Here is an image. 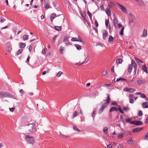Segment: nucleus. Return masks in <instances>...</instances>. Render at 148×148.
<instances>
[{
  "label": "nucleus",
  "instance_id": "f257e3e1",
  "mask_svg": "<svg viewBox=\"0 0 148 148\" xmlns=\"http://www.w3.org/2000/svg\"><path fill=\"white\" fill-rule=\"evenodd\" d=\"M107 95V98L106 100H104V101L105 102L104 103L101 105V107L99 110L98 112L99 114H101L103 112L104 110L108 106L110 102L111 99L110 97V95L108 94Z\"/></svg>",
  "mask_w": 148,
  "mask_h": 148
},
{
  "label": "nucleus",
  "instance_id": "f03ea898",
  "mask_svg": "<svg viewBox=\"0 0 148 148\" xmlns=\"http://www.w3.org/2000/svg\"><path fill=\"white\" fill-rule=\"evenodd\" d=\"M115 5L118 8L121 10L125 14L128 13L127 10L126 8L122 5L118 3H116L115 4Z\"/></svg>",
  "mask_w": 148,
  "mask_h": 148
},
{
  "label": "nucleus",
  "instance_id": "7ed1b4c3",
  "mask_svg": "<svg viewBox=\"0 0 148 148\" xmlns=\"http://www.w3.org/2000/svg\"><path fill=\"white\" fill-rule=\"evenodd\" d=\"M0 97L1 98L10 97L12 98L13 96L9 92H0Z\"/></svg>",
  "mask_w": 148,
  "mask_h": 148
},
{
  "label": "nucleus",
  "instance_id": "20e7f679",
  "mask_svg": "<svg viewBox=\"0 0 148 148\" xmlns=\"http://www.w3.org/2000/svg\"><path fill=\"white\" fill-rule=\"evenodd\" d=\"M118 110L122 114H124V112L121 109V106H119L118 108L115 107H113L111 108L109 110V112H112L114 111H117Z\"/></svg>",
  "mask_w": 148,
  "mask_h": 148
},
{
  "label": "nucleus",
  "instance_id": "39448f33",
  "mask_svg": "<svg viewBox=\"0 0 148 148\" xmlns=\"http://www.w3.org/2000/svg\"><path fill=\"white\" fill-rule=\"evenodd\" d=\"M25 139L29 143L33 144L34 143V139L32 136H31L29 135H26L25 136Z\"/></svg>",
  "mask_w": 148,
  "mask_h": 148
},
{
  "label": "nucleus",
  "instance_id": "423d86ee",
  "mask_svg": "<svg viewBox=\"0 0 148 148\" xmlns=\"http://www.w3.org/2000/svg\"><path fill=\"white\" fill-rule=\"evenodd\" d=\"M129 23L130 25H131V24L134 21L135 18L133 15L131 13L129 14Z\"/></svg>",
  "mask_w": 148,
  "mask_h": 148
},
{
  "label": "nucleus",
  "instance_id": "0eeeda50",
  "mask_svg": "<svg viewBox=\"0 0 148 148\" xmlns=\"http://www.w3.org/2000/svg\"><path fill=\"white\" fill-rule=\"evenodd\" d=\"M35 125L34 123H29L28 125V129L29 132H33L35 131Z\"/></svg>",
  "mask_w": 148,
  "mask_h": 148
},
{
  "label": "nucleus",
  "instance_id": "6e6552de",
  "mask_svg": "<svg viewBox=\"0 0 148 148\" xmlns=\"http://www.w3.org/2000/svg\"><path fill=\"white\" fill-rule=\"evenodd\" d=\"M123 90L131 93H133L136 91V89L126 87L123 89Z\"/></svg>",
  "mask_w": 148,
  "mask_h": 148
},
{
  "label": "nucleus",
  "instance_id": "1a4fd4ad",
  "mask_svg": "<svg viewBox=\"0 0 148 148\" xmlns=\"http://www.w3.org/2000/svg\"><path fill=\"white\" fill-rule=\"evenodd\" d=\"M134 65L133 64H132V60H131V64H129L128 67L127 69V71L128 72L130 73V74L131 73V72L132 71V67L133 66L134 67Z\"/></svg>",
  "mask_w": 148,
  "mask_h": 148
},
{
  "label": "nucleus",
  "instance_id": "9d476101",
  "mask_svg": "<svg viewBox=\"0 0 148 148\" xmlns=\"http://www.w3.org/2000/svg\"><path fill=\"white\" fill-rule=\"evenodd\" d=\"M132 64L134 65V72L135 73H136L137 70V65L135 61L133 59H132Z\"/></svg>",
  "mask_w": 148,
  "mask_h": 148
},
{
  "label": "nucleus",
  "instance_id": "9b49d317",
  "mask_svg": "<svg viewBox=\"0 0 148 148\" xmlns=\"http://www.w3.org/2000/svg\"><path fill=\"white\" fill-rule=\"evenodd\" d=\"M113 22L115 28H116L117 27V24L118 23L117 18L115 16L114 17Z\"/></svg>",
  "mask_w": 148,
  "mask_h": 148
},
{
  "label": "nucleus",
  "instance_id": "f8f14e48",
  "mask_svg": "<svg viewBox=\"0 0 148 148\" xmlns=\"http://www.w3.org/2000/svg\"><path fill=\"white\" fill-rule=\"evenodd\" d=\"M105 25L106 27L107 28H110L111 26L110 25V23L109 22V19H106L105 20Z\"/></svg>",
  "mask_w": 148,
  "mask_h": 148
},
{
  "label": "nucleus",
  "instance_id": "ddd939ff",
  "mask_svg": "<svg viewBox=\"0 0 148 148\" xmlns=\"http://www.w3.org/2000/svg\"><path fill=\"white\" fill-rule=\"evenodd\" d=\"M108 36V32L106 31H104L103 32V39L106 40L107 37Z\"/></svg>",
  "mask_w": 148,
  "mask_h": 148
},
{
  "label": "nucleus",
  "instance_id": "4468645a",
  "mask_svg": "<svg viewBox=\"0 0 148 148\" xmlns=\"http://www.w3.org/2000/svg\"><path fill=\"white\" fill-rule=\"evenodd\" d=\"M56 15L55 13H52L51 14L50 18L51 22L53 21V19L56 17Z\"/></svg>",
  "mask_w": 148,
  "mask_h": 148
},
{
  "label": "nucleus",
  "instance_id": "2eb2a0df",
  "mask_svg": "<svg viewBox=\"0 0 148 148\" xmlns=\"http://www.w3.org/2000/svg\"><path fill=\"white\" fill-rule=\"evenodd\" d=\"M134 141L131 137H130L127 141V143L130 145H132L133 144Z\"/></svg>",
  "mask_w": 148,
  "mask_h": 148
},
{
  "label": "nucleus",
  "instance_id": "dca6fc26",
  "mask_svg": "<svg viewBox=\"0 0 148 148\" xmlns=\"http://www.w3.org/2000/svg\"><path fill=\"white\" fill-rule=\"evenodd\" d=\"M142 129V128H136L133 130L132 132L133 133H136L139 132Z\"/></svg>",
  "mask_w": 148,
  "mask_h": 148
},
{
  "label": "nucleus",
  "instance_id": "f3484780",
  "mask_svg": "<svg viewBox=\"0 0 148 148\" xmlns=\"http://www.w3.org/2000/svg\"><path fill=\"white\" fill-rule=\"evenodd\" d=\"M142 106L143 108H148V102H145L143 103Z\"/></svg>",
  "mask_w": 148,
  "mask_h": 148
},
{
  "label": "nucleus",
  "instance_id": "a211bd4d",
  "mask_svg": "<svg viewBox=\"0 0 148 148\" xmlns=\"http://www.w3.org/2000/svg\"><path fill=\"white\" fill-rule=\"evenodd\" d=\"M145 82L146 81L145 80L140 79L138 80L137 81V84L139 85L143 84L145 83Z\"/></svg>",
  "mask_w": 148,
  "mask_h": 148
},
{
  "label": "nucleus",
  "instance_id": "6ab92c4d",
  "mask_svg": "<svg viewBox=\"0 0 148 148\" xmlns=\"http://www.w3.org/2000/svg\"><path fill=\"white\" fill-rule=\"evenodd\" d=\"M59 50L60 51V53L61 54H64L63 51L64 50V47H62V46H60L59 48Z\"/></svg>",
  "mask_w": 148,
  "mask_h": 148
},
{
  "label": "nucleus",
  "instance_id": "aec40b11",
  "mask_svg": "<svg viewBox=\"0 0 148 148\" xmlns=\"http://www.w3.org/2000/svg\"><path fill=\"white\" fill-rule=\"evenodd\" d=\"M105 12L108 16H111V12L110 9H106V10Z\"/></svg>",
  "mask_w": 148,
  "mask_h": 148
},
{
  "label": "nucleus",
  "instance_id": "412c9836",
  "mask_svg": "<svg viewBox=\"0 0 148 148\" xmlns=\"http://www.w3.org/2000/svg\"><path fill=\"white\" fill-rule=\"evenodd\" d=\"M44 5L46 10H47L49 8H51V7L50 5L48 3H45L44 4Z\"/></svg>",
  "mask_w": 148,
  "mask_h": 148
},
{
  "label": "nucleus",
  "instance_id": "4be33fe9",
  "mask_svg": "<svg viewBox=\"0 0 148 148\" xmlns=\"http://www.w3.org/2000/svg\"><path fill=\"white\" fill-rule=\"evenodd\" d=\"M117 137L119 139H121L124 137V135L123 133H119L118 134Z\"/></svg>",
  "mask_w": 148,
  "mask_h": 148
},
{
  "label": "nucleus",
  "instance_id": "5701e85b",
  "mask_svg": "<svg viewBox=\"0 0 148 148\" xmlns=\"http://www.w3.org/2000/svg\"><path fill=\"white\" fill-rule=\"evenodd\" d=\"M103 132L106 135L108 134V128L106 127H104L103 130Z\"/></svg>",
  "mask_w": 148,
  "mask_h": 148
},
{
  "label": "nucleus",
  "instance_id": "b1692460",
  "mask_svg": "<svg viewBox=\"0 0 148 148\" xmlns=\"http://www.w3.org/2000/svg\"><path fill=\"white\" fill-rule=\"evenodd\" d=\"M19 45L21 49L24 48L25 46V44L23 43H20Z\"/></svg>",
  "mask_w": 148,
  "mask_h": 148
},
{
  "label": "nucleus",
  "instance_id": "393cba45",
  "mask_svg": "<svg viewBox=\"0 0 148 148\" xmlns=\"http://www.w3.org/2000/svg\"><path fill=\"white\" fill-rule=\"evenodd\" d=\"M123 61V60L121 58L118 59L116 60V62L118 64H121Z\"/></svg>",
  "mask_w": 148,
  "mask_h": 148
},
{
  "label": "nucleus",
  "instance_id": "a878e982",
  "mask_svg": "<svg viewBox=\"0 0 148 148\" xmlns=\"http://www.w3.org/2000/svg\"><path fill=\"white\" fill-rule=\"evenodd\" d=\"M143 35V37H146L147 36V32L146 29H144Z\"/></svg>",
  "mask_w": 148,
  "mask_h": 148
},
{
  "label": "nucleus",
  "instance_id": "bb28decb",
  "mask_svg": "<svg viewBox=\"0 0 148 148\" xmlns=\"http://www.w3.org/2000/svg\"><path fill=\"white\" fill-rule=\"evenodd\" d=\"M143 123L141 121H136V125H143Z\"/></svg>",
  "mask_w": 148,
  "mask_h": 148
},
{
  "label": "nucleus",
  "instance_id": "cd10ccee",
  "mask_svg": "<svg viewBox=\"0 0 148 148\" xmlns=\"http://www.w3.org/2000/svg\"><path fill=\"white\" fill-rule=\"evenodd\" d=\"M77 49L78 50H80L82 49V47L81 46L77 44H75L74 45Z\"/></svg>",
  "mask_w": 148,
  "mask_h": 148
},
{
  "label": "nucleus",
  "instance_id": "c85d7f7f",
  "mask_svg": "<svg viewBox=\"0 0 148 148\" xmlns=\"http://www.w3.org/2000/svg\"><path fill=\"white\" fill-rule=\"evenodd\" d=\"M142 69L144 72H146V73H147V70L145 65H144L143 66Z\"/></svg>",
  "mask_w": 148,
  "mask_h": 148
},
{
  "label": "nucleus",
  "instance_id": "c756f323",
  "mask_svg": "<svg viewBox=\"0 0 148 148\" xmlns=\"http://www.w3.org/2000/svg\"><path fill=\"white\" fill-rule=\"evenodd\" d=\"M136 1L137 3L139 5H142L143 3V1L142 0H134Z\"/></svg>",
  "mask_w": 148,
  "mask_h": 148
},
{
  "label": "nucleus",
  "instance_id": "7c9ffc66",
  "mask_svg": "<svg viewBox=\"0 0 148 148\" xmlns=\"http://www.w3.org/2000/svg\"><path fill=\"white\" fill-rule=\"evenodd\" d=\"M113 40L114 38L111 35H110L108 39V41L110 42H112L113 41Z\"/></svg>",
  "mask_w": 148,
  "mask_h": 148
},
{
  "label": "nucleus",
  "instance_id": "2f4dec72",
  "mask_svg": "<svg viewBox=\"0 0 148 148\" xmlns=\"http://www.w3.org/2000/svg\"><path fill=\"white\" fill-rule=\"evenodd\" d=\"M136 62L138 63H143V62L141 60H140L135 57L134 58Z\"/></svg>",
  "mask_w": 148,
  "mask_h": 148
},
{
  "label": "nucleus",
  "instance_id": "473e14b6",
  "mask_svg": "<svg viewBox=\"0 0 148 148\" xmlns=\"http://www.w3.org/2000/svg\"><path fill=\"white\" fill-rule=\"evenodd\" d=\"M119 80H125V81H127V79H124L123 78L120 77L119 78H118L117 79L116 82H117V81H119Z\"/></svg>",
  "mask_w": 148,
  "mask_h": 148
},
{
  "label": "nucleus",
  "instance_id": "72a5a7b5",
  "mask_svg": "<svg viewBox=\"0 0 148 148\" xmlns=\"http://www.w3.org/2000/svg\"><path fill=\"white\" fill-rule=\"evenodd\" d=\"M28 36L27 35H24L23 37V40H26L28 39Z\"/></svg>",
  "mask_w": 148,
  "mask_h": 148
},
{
  "label": "nucleus",
  "instance_id": "f704fd0d",
  "mask_svg": "<svg viewBox=\"0 0 148 148\" xmlns=\"http://www.w3.org/2000/svg\"><path fill=\"white\" fill-rule=\"evenodd\" d=\"M88 60H89V59H88V60L87 61H86H86H84V62H82L81 64H80V63L79 62V63H76L75 65H82V64H84V63H86L88 61Z\"/></svg>",
  "mask_w": 148,
  "mask_h": 148
},
{
  "label": "nucleus",
  "instance_id": "c9c22d12",
  "mask_svg": "<svg viewBox=\"0 0 148 148\" xmlns=\"http://www.w3.org/2000/svg\"><path fill=\"white\" fill-rule=\"evenodd\" d=\"M107 74V73L106 70H104L102 73V75L104 76H106Z\"/></svg>",
  "mask_w": 148,
  "mask_h": 148
},
{
  "label": "nucleus",
  "instance_id": "e433bc0d",
  "mask_svg": "<svg viewBox=\"0 0 148 148\" xmlns=\"http://www.w3.org/2000/svg\"><path fill=\"white\" fill-rule=\"evenodd\" d=\"M73 128L74 130L76 131L77 132H80V130H79L78 128H77L76 126H73Z\"/></svg>",
  "mask_w": 148,
  "mask_h": 148
},
{
  "label": "nucleus",
  "instance_id": "4c0bfd02",
  "mask_svg": "<svg viewBox=\"0 0 148 148\" xmlns=\"http://www.w3.org/2000/svg\"><path fill=\"white\" fill-rule=\"evenodd\" d=\"M62 74V72L61 71H59L57 73L56 75L58 77H59Z\"/></svg>",
  "mask_w": 148,
  "mask_h": 148
},
{
  "label": "nucleus",
  "instance_id": "58836bf2",
  "mask_svg": "<svg viewBox=\"0 0 148 148\" xmlns=\"http://www.w3.org/2000/svg\"><path fill=\"white\" fill-rule=\"evenodd\" d=\"M125 121L127 123H131V119L130 118H128L126 119H125Z\"/></svg>",
  "mask_w": 148,
  "mask_h": 148
},
{
  "label": "nucleus",
  "instance_id": "ea45409f",
  "mask_svg": "<svg viewBox=\"0 0 148 148\" xmlns=\"http://www.w3.org/2000/svg\"><path fill=\"white\" fill-rule=\"evenodd\" d=\"M23 51L22 49H19L17 52V55H18L20 54Z\"/></svg>",
  "mask_w": 148,
  "mask_h": 148
},
{
  "label": "nucleus",
  "instance_id": "a19ab883",
  "mask_svg": "<svg viewBox=\"0 0 148 148\" xmlns=\"http://www.w3.org/2000/svg\"><path fill=\"white\" fill-rule=\"evenodd\" d=\"M123 109L124 110L127 112L130 110L129 108L128 107H124L123 108Z\"/></svg>",
  "mask_w": 148,
  "mask_h": 148
},
{
  "label": "nucleus",
  "instance_id": "79ce46f5",
  "mask_svg": "<svg viewBox=\"0 0 148 148\" xmlns=\"http://www.w3.org/2000/svg\"><path fill=\"white\" fill-rule=\"evenodd\" d=\"M78 112L76 111H75L74 112V114L73 115V118L75 117L76 116H77L78 115Z\"/></svg>",
  "mask_w": 148,
  "mask_h": 148
},
{
  "label": "nucleus",
  "instance_id": "37998d69",
  "mask_svg": "<svg viewBox=\"0 0 148 148\" xmlns=\"http://www.w3.org/2000/svg\"><path fill=\"white\" fill-rule=\"evenodd\" d=\"M143 115L142 111L141 110H140L138 112V115L139 116H142Z\"/></svg>",
  "mask_w": 148,
  "mask_h": 148
},
{
  "label": "nucleus",
  "instance_id": "c03bdc74",
  "mask_svg": "<svg viewBox=\"0 0 148 148\" xmlns=\"http://www.w3.org/2000/svg\"><path fill=\"white\" fill-rule=\"evenodd\" d=\"M46 49L45 48L43 49L42 51V54L45 55L46 53Z\"/></svg>",
  "mask_w": 148,
  "mask_h": 148
},
{
  "label": "nucleus",
  "instance_id": "a18cd8bd",
  "mask_svg": "<svg viewBox=\"0 0 148 148\" xmlns=\"http://www.w3.org/2000/svg\"><path fill=\"white\" fill-rule=\"evenodd\" d=\"M69 38V37H68V36H65L64 38L63 42H65L66 41H67V40H68V39Z\"/></svg>",
  "mask_w": 148,
  "mask_h": 148
},
{
  "label": "nucleus",
  "instance_id": "49530a36",
  "mask_svg": "<svg viewBox=\"0 0 148 148\" xmlns=\"http://www.w3.org/2000/svg\"><path fill=\"white\" fill-rule=\"evenodd\" d=\"M140 97L143 98H146L147 97L144 94H141Z\"/></svg>",
  "mask_w": 148,
  "mask_h": 148
},
{
  "label": "nucleus",
  "instance_id": "de8ad7c7",
  "mask_svg": "<svg viewBox=\"0 0 148 148\" xmlns=\"http://www.w3.org/2000/svg\"><path fill=\"white\" fill-rule=\"evenodd\" d=\"M124 28H121V29L120 32V34L121 35H123V31Z\"/></svg>",
  "mask_w": 148,
  "mask_h": 148
},
{
  "label": "nucleus",
  "instance_id": "09e8293b",
  "mask_svg": "<svg viewBox=\"0 0 148 148\" xmlns=\"http://www.w3.org/2000/svg\"><path fill=\"white\" fill-rule=\"evenodd\" d=\"M57 35H56L53 37V42H55L56 41V39L57 37Z\"/></svg>",
  "mask_w": 148,
  "mask_h": 148
},
{
  "label": "nucleus",
  "instance_id": "8fccbe9b",
  "mask_svg": "<svg viewBox=\"0 0 148 148\" xmlns=\"http://www.w3.org/2000/svg\"><path fill=\"white\" fill-rule=\"evenodd\" d=\"M112 105L115 106H117L118 104L115 101H113L112 102Z\"/></svg>",
  "mask_w": 148,
  "mask_h": 148
},
{
  "label": "nucleus",
  "instance_id": "3c124183",
  "mask_svg": "<svg viewBox=\"0 0 148 148\" xmlns=\"http://www.w3.org/2000/svg\"><path fill=\"white\" fill-rule=\"evenodd\" d=\"M129 102L130 103H134V100L131 98V99L130 98L129 99Z\"/></svg>",
  "mask_w": 148,
  "mask_h": 148
},
{
  "label": "nucleus",
  "instance_id": "603ef678",
  "mask_svg": "<svg viewBox=\"0 0 148 148\" xmlns=\"http://www.w3.org/2000/svg\"><path fill=\"white\" fill-rule=\"evenodd\" d=\"M95 26L96 27H97L98 26V23L97 21L96 20H95Z\"/></svg>",
  "mask_w": 148,
  "mask_h": 148
},
{
  "label": "nucleus",
  "instance_id": "864d4df0",
  "mask_svg": "<svg viewBox=\"0 0 148 148\" xmlns=\"http://www.w3.org/2000/svg\"><path fill=\"white\" fill-rule=\"evenodd\" d=\"M87 13L90 18L92 19V15L91 14L89 11H88Z\"/></svg>",
  "mask_w": 148,
  "mask_h": 148
},
{
  "label": "nucleus",
  "instance_id": "5fc2aeb1",
  "mask_svg": "<svg viewBox=\"0 0 148 148\" xmlns=\"http://www.w3.org/2000/svg\"><path fill=\"white\" fill-rule=\"evenodd\" d=\"M5 20H6V19L5 18H4L3 17H1V19L0 20V22L1 23L3 22H4Z\"/></svg>",
  "mask_w": 148,
  "mask_h": 148
},
{
  "label": "nucleus",
  "instance_id": "6e6d98bb",
  "mask_svg": "<svg viewBox=\"0 0 148 148\" xmlns=\"http://www.w3.org/2000/svg\"><path fill=\"white\" fill-rule=\"evenodd\" d=\"M147 138H148V132L144 137V138L145 140H147Z\"/></svg>",
  "mask_w": 148,
  "mask_h": 148
},
{
  "label": "nucleus",
  "instance_id": "4d7b16f0",
  "mask_svg": "<svg viewBox=\"0 0 148 148\" xmlns=\"http://www.w3.org/2000/svg\"><path fill=\"white\" fill-rule=\"evenodd\" d=\"M96 112V110H95V111H94L92 112V116L93 117H94L95 116Z\"/></svg>",
  "mask_w": 148,
  "mask_h": 148
},
{
  "label": "nucleus",
  "instance_id": "13d9d810",
  "mask_svg": "<svg viewBox=\"0 0 148 148\" xmlns=\"http://www.w3.org/2000/svg\"><path fill=\"white\" fill-rule=\"evenodd\" d=\"M77 39H76V38L73 37L71 39V40L72 41H77Z\"/></svg>",
  "mask_w": 148,
  "mask_h": 148
},
{
  "label": "nucleus",
  "instance_id": "bf43d9fd",
  "mask_svg": "<svg viewBox=\"0 0 148 148\" xmlns=\"http://www.w3.org/2000/svg\"><path fill=\"white\" fill-rule=\"evenodd\" d=\"M117 26L118 27V28H120L121 27H122V28H124V27H123L121 24L120 23L119 24L118 23Z\"/></svg>",
  "mask_w": 148,
  "mask_h": 148
},
{
  "label": "nucleus",
  "instance_id": "052dcab7",
  "mask_svg": "<svg viewBox=\"0 0 148 148\" xmlns=\"http://www.w3.org/2000/svg\"><path fill=\"white\" fill-rule=\"evenodd\" d=\"M100 8L101 10L103 11L104 10V7L102 5H100Z\"/></svg>",
  "mask_w": 148,
  "mask_h": 148
},
{
  "label": "nucleus",
  "instance_id": "680f3d73",
  "mask_svg": "<svg viewBox=\"0 0 148 148\" xmlns=\"http://www.w3.org/2000/svg\"><path fill=\"white\" fill-rule=\"evenodd\" d=\"M129 97L131 99V98H132V99H133L134 98V95H129Z\"/></svg>",
  "mask_w": 148,
  "mask_h": 148
},
{
  "label": "nucleus",
  "instance_id": "e2e57ef3",
  "mask_svg": "<svg viewBox=\"0 0 148 148\" xmlns=\"http://www.w3.org/2000/svg\"><path fill=\"white\" fill-rule=\"evenodd\" d=\"M20 93L22 94H25V92L24 90L23 89H21L19 90Z\"/></svg>",
  "mask_w": 148,
  "mask_h": 148
},
{
  "label": "nucleus",
  "instance_id": "0e129e2a",
  "mask_svg": "<svg viewBox=\"0 0 148 148\" xmlns=\"http://www.w3.org/2000/svg\"><path fill=\"white\" fill-rule=\"evenodd\" d=\"M108 8L109 9H111L112 8V6L110 4V3L108 4Z\"/></svg>",
  "mask_w": 148,
  "mask_h": 148
},
{
  "label": "nucleus",
  "instance_id": "69168bd1",
  "mask_svg": "<svg viewBox=\"0 0 148 148\" xmlns=\"http://www.w3.org/2000/svg\"><path fill=\"white\" fill-rule=\"evenodd\" d=\"M145 123H148V115H147V117L145 122Z\"/></svg>",
  "mask_w": 148,
  "mask_h": 148
},
{
  "label": "nucleus",
  "instance_id": "338daca9",
  "mask_svg": "<svg viewBox=\"0 0 148 148\" xmlns=\"http://www.w3.org/2000/svg\"><path fill=\"white\" fill-rule=\"evenodd\" d=\"M114 66H112L111 68V70L112 72H114Z\"/></svg>",
  "mask_w": 148,
  "mask_h": 148
},
{
  "label": "nucleus",
  "instance_id": "774afa93",
  "mask_svg": "<svg viewBox=\"0 0 148 148\" xmlns=\"http://www.w3.org/2000/svg\"><path fill=\"white\" fill-rule=\"evenodd\" d=\"M108 148H112V147L111 145L110 144H109L107 146Z\"/></svg>",
  "mask_w": 148,
  "mask_h": 148
}]
</instances>
